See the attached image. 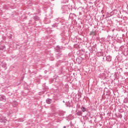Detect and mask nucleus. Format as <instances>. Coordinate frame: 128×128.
<instances>
[{"mask_svg":"<svg viewBox=\"0 0 128 128\" xmlns=\"http://www.w3.org/2000/svg\"><path fill=\"white\" fill-rule=\"evenodd\" d=\"M7 120L6 117L0 115V122H6Z\"/></svg>","mask_w":128,"mask_h":128,"instance_id":"obj_1","label":"nucleus"},{"mask_svg":"<svg viewBox=\"0 0 128 128\" xmlns=\"http://www.w3.org/2000/svg\"><path fill=\"white\" fill-rule=\"evenodd\" d=\"M0 100L2 102H6V98L4 95H0Z\"/></svg>","mask_w":128,"mask_h":128,"instance_id":"obj_2","label":"nucleus"},{"mask_svg":"<svg viewBox=\"0 0 128 128\" xmlns=\"http://www.w3.org/2000/svg\"><path fill=\"white\" fill-rule=\"evenodd\" d=\"M62 48H60V46H56L55 48V52H61L60 50Z\"/></svg>","mask_w":128,"mask_h":128,"instance_id":"obj_3","label":"nucleus"},{"mask_svg":"<svg viewBox=\"0 0 128 128\" xmlns=\"http://www.w3.org/2000/svg\"><path fill=\"white\" fill-rule=\"evenodd\" d=\"M76 112V116H80L82 115V112L80 110H78Z\"/></svg>","mask_w":128,"mask_h":128,"instance_id":"obj_4","label":"nucleus"},{"mask_svg":"<svg viewBox=\"0 0 128 128\" xmlns=\"http://www.w3.org/2000/svg\"><path fill=\"white\" fill-rule=\"evenodd\" d=\"M97 56H104V52H98L96 54Z\"/></svg>","mask_w":128,"mask_h":128,"instance_id":"obj_5","label":"nucleus"},{"mask_svg":"<svg viewBox=\"0 0 128 128\" xmlns=\"http://www.w3.org/2000/svg\"><path fill=\"white\" fill-rule=\"evenodd\" d=\"M62 52H60L58 54H56V58H60L62 57Z\"/></svg>","mask_w":128,"mask_h":128,"instance_id":"obj_6","label":"nucleus"},{"mask_svg":"<svg viewBox=\"0 0 128 128\" xmlns=\"http://www.w3.org/2000/svg\"><path fill=\"white\" fill-rule=\"evenodd\" d=\"M52 99H50V98H47L46 100V104H52Z\"/></svg>","mask_w":128,"mask_h":128,"instance_id":"obj_7","label":"nucleus"},{"mask_svg":"<svg viewBox=\"0 0 128 128\" xmlns=\"http://www.w3.org/2000/svg\"><path fill=\"white\" fill-rule=\"evenodd\" d=\"M81 110H82L81 112H82H82H86V108L82 106L81 107Z\"/></svg>","mask_w":128,"mask_h":128,"instance_id":"obj_8","label":"nucleus"},{"mask_svg":"<svg viewBox=\"0 0 128 128\" xmlns=\"http://www.w3.org/2000/svg\"><path fill=\"white\" fill-rule=\"evenodd\" d=\"M106 60L107 62H111L112 61V56H107L106 57Z\"/></svg>","mask_w":128,"mask_h":128,"instance_id":"obj_9","label":"nucleus"},{"mask_svg":"<svg viewBox=\"0 0 128 128\" xmlns=\"http://www.w3.org/2000/svg\"><path fill=\"white\" fill-rule=\"evenodd\" d=\"M90 51L93 52H96V46H92L91 48Z\"/></svg>","mask_w":128,"mask_h":128,"instance_id":"obj_10","label":"nucleus"},{"mask_svg":"<svg viewBox=\"0 0 128 128\" xmlns=\"http://www.w3.org/2000/svg\"><path fill=\"white\" fill-rule=\"evenodd\" d=\"M34 19L35 20H40V17H38V16H34Z\"/></svg>","mask_w":128,"mask_h":128,"instance_id":"obj_11","label":"nucleus"},{"mask_svg":"<svg viewBox=\"0 0 128 128\" xmlns=\"http://www.w3.org/2000/svg\"><path fill=\"white\" fill-rule=\"evenodd\" d=\"M6 48V46H0V50H4V49Z\"/></svg>","mask_w":128,"mask_h":128,"instance_id":"obj_12","label":"nucleus"},{"mask_svg":"<svg viewBox=\"0 0 128 128\" xmlns=\"http://www.w3.org/2000/svg\"><path fill=\"white\" fill-rule=\"evenodd\" d=\"M96 36V32H90V36Z\"/></svg>","mask_w":128,"mask_h":128,"instance_id":"obj_13","label":"nucleus"},{"mask_svg":"<svg viewBox=\"0 0 128 128\" xmlns=\"http://www.w3.org/2000/svg\"><path fill=\"white\" fill-rule=\"evenodd\" d=\"M63 128H66V126H64L63 127Z\"/></svg>","mask_w":128,"mask_h":128,"instance_id":"obj_14","label":"nucleus"}]
</instances>
